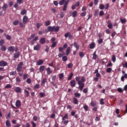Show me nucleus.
<instances>
[{
	"instance_id": "nucleus-28",
	"label": "nucleus",
	"mask_w": 127,
	"mask_h": 127,
	"mask_svg": "<svg viewBox=\"0 0 127 127\" xmlns=\"http://www.w3.org/2000/svg\"><path fill=\"white\" fill-rule=\"evenodd\" d=\"M41 26H42V23H37V28H38V29H39V28H40V27H41Z\"/></svg>"
},
{
	"instance_id": "nucleus-9",
	"label": "nucleus",
	"mask_w": 127,
	"mask_h": 127,
	"mask_svg": "<svg viewBox=\"0 0 127 127\" xmlns=\"http://www.w3.org/2000/svg\"><path fill=\"white\" fill-rule=\"evenodd\" d=\"M7 7H8V5L6 3H4L3 6L2 7V9L3 10V11H5Z\"/></svg>"
},
{
	"instance_id": "nucleus-51",
	"label": "nucleus",
	"mask_w": 127,
	"mask_h": 127,
	"mask_svg": "<svg viewBox=\"0 0 127 127\" xmlns=\"http://www.w3.org/2000/svg\"><path fill=\"white\" fill-rule=\"evenodd\" d=\"M67 67L68 68H72L73 67V64L72 63L68 64L67 65Z\"/></svg>"
},
{
	"instance_id": "nucleus-64",
	"label": "nucleus",
	"mask_w": 127,
	"mask_h": 127,
	"mask_svg": "<svg viewBox=\"0 0 127 127\" xmlns=\"http://www.w3.org/2000/svg\"><path fill=\"white\" fill-rule=\"evenodd\" d=\"M87 13V12H83L81 13V16H85L86 14Z\"/></svg>"
},
{
	"instance_id": "nucleus-45",
	"label": "nucleus",
	"mask_w": 127,
	"mask_h": 127,
	"mask_svg": "<svg viewBox=\"0 0 127 127\" xmlns=\"http://www.w3.org/2000/svg\"><path fill=\"white\" fill-rule=\"evenodd\" d=\"M59 52H62L63 53H65L64 52H63V50H64V49L62 47H60L59 49Z\"/></svg>"
},
{
	"instance_id": "nucleus-11",
	"label": "nucleus",
	"mask_w": 127,
	"mask_h": 127,
	"mask_svg": "<svg viewBox=\"0 0 127 127\" xmlns=\"http://www.w3.org/2000/svg\"><path fill=\"white\" fill-rule=\"evenodd\" d=\"M27 20H28V18L26 16H24L23 18V23L25 24L26 22H27Z\"/></svg>"
},
{
	"instance_id": "nucleus-35",
	"label": "nucleus",
	"mask_w": 127,
	"mask_h": 127,
	"mask_svg": "<svg viewBox=\"0 0 127 127\" xmlns=\"http://www.w3.org/2000/svg\"><path fill=\"white\" fill-rule=\"evenodd\" d=\"M66 1V0H62L60 2L59 4L60 5H63L64 3H65V2Z\"/></svg>"
},
{
	"instance_id": "nucleus-27",
	"label": "nucleus",
	"mask_w": 127,
	"mask_h": 127,
	"mask_svg": "<svg viewBox=\"0 0 127 127\" xmlns=\"http://www.w3.org/2000/svg\"><path fill=\"white\" fill-rule=\"evenodd\" d=\"M70 50H71V48H70L69 47H67L66 50V55H69V54L70 53Z\"/></svg>"
},
{
	"instance_id": "nucleus-17",
	"label": "nucleus",
	"mask_w": 127,
	"mask_h": 127,
	"mask_svg": "<svg viewBox=\"0 0 127 127\" xmlns=\"http://www.w3.org/2000/svg\"><path fill=\"white\" fill-rule=\"evenodd\" d=\"M125 78L126 79H127V73H125L123 76H122L121 77V81H122V82H124Z\"/></svg>"
},
{
	"instance_id": "nucleus-18",
	"label": "nucleus",
	"mask_w": 127,
	"mask_h": 127,
	"mask_svg": "<svg viewBox=\"0 0 127 127\" xmlns=\"http://www.w3.org/2000/svg\"><path fill=\"white\" fill-rule=\"evenodd\" d=\"M45 70V65H42L39 68V71L40 72H43Z\"/></svg>"
},
{
	"instance_id": "nucleus-6",
	"label": "nucleus",
	"mask_w": 127,
	"mask_h": 127,
	"mask_svg": "<svg viewBox=\"0 0 127 127\" xmlns=\"http://www.w3.org/2000/svg\"><path fill=\"white\" fill-rule=\"evenodd\" d=\"M14 91L16 92V93H21V88L19 87H16L14 88Z\"/></svg>"
},
{
	"instance_id": "nucleus-44",
	"label": "nucleus",
	"mask_w": 127,
	"mask_h": 127,
	"mask_svg": "<svg viewBox=\"0 0 127 127\" xmlns=\"http://www.w3.org/2000/svg\"><path fill=\"white\" fill-rule=\"evenodd\" d=\"M57 45V42L53 43L52 45L51 46V47H52V48H54V47H55V46H56Z\"/></svg>"
},
{
	"instance_id": "nucleus-37",
	"label": "nucleus",
	"mask_w": 127,
	"mask_h": 127,
	"mask_svg": "<svg viewBox=\"0 0 127 127\" xmlns=\"http://www.w3.org/2000/svg\"><path fill=\"white\" fill-rule=\"evenodd\" d=\"M0 49L2 51H5L6 48L4 46H1Z\"/></svg>"
},
{
	"instance_id": "nucleus-1",
	"label": "nucleus",
	"mask_w": 127,
	"mask_h": 127,
	"mask_svg": "<svg viewBox=\"0 0 127 127\" xmlns=\"http://www.w3.org/2000/svg\"><path fill=\"white\" fill-rule=\"evenodd\" d=\"M75 79L76 81H77V82L78 85H79L78 88L79 90H80V91H82L85 85L84 82L86 81V78H85V76H82L81 80H80V76H76L75 77Z\"/></svg>"
},
{
	"instance_id": "nucleus-34",
	"label": "nucleus",
	"mask_w": 127,
	"mask_h": 127,
	"mask_svg": "<svg viewBox=\"0 0 127 127\" xmlns=\"http://www.w3.org/2000/svg\"><path fill=\"white\" fill-rule=\"evenodd\" d=\"M45 25L46 26H48L50 25V21L48 20V21H46L45 22Z\"/></svg>"
},
{
	"instance_id": "nucleus-12",
	"label": "nucleus",
	"mask_w": 127,
	"mask_h": 127,
	"mask_svg": "<svg viewBox=\"0 0 127 127\" xmlns=\"http://www.w3.org/2000/svg\"><path fill=\"white\" fill-rule=\"evenodd\" d=\"M45 41H46V39H45V38L44 37L41 38L40 40L41 44H44V43H45Z\"/></svg>"
},
{
	"instance_id": "nucleus-14",
	"label": "nucleus",
	"mask_w": 127,
	"mask_h": 127,
	"mask_svg": "<svg viewBox=\"0 0 127 127\" xmlns=\"http://www.w3.org/2000/svg\"><path fill=\"white\" fill-rule=\"evenodd\" d=\"M47 73L48 75H50V74H52V70H51V68H50V67H48L47 68Z\"/></svg>"
},
{
	"instance_id": "nucleus-3",
	"label": "nucleus",
	"mask_w": 127,
	"mask_h": 127,
	"mask_svg": "<svg viewBox=\"0 0 127 127\" xmlns=\"http://www.w3.org/2000/svg\"><path fill=\"white\" fill-rule=\"evenodd\" d=\"M23 65V63L20 62L19 64H18L17 67V72H21L22 70V65Z\"/></svg>"
},
{
	"instance_id": "nucleus-50",
	"label": "nucleus",
	"mask_w": 127,
	"mask_h": 127,
	"mask_svg": "<svg viewBox=\"0 0 127 127\" xmlns=\"http://www.w3.org/2000/svg\"><path fill=\"white\" fill-rule=\"evenodd\" d=\"M31 125H32L33 127H36V124H35V123H34V122L31 121Z\"/></svg>"
},
{
	"instance_id": "nucleus-26",
	"label": "nucleus",
	"mask_w": 127,
	"mask_h": 127,
	"mask_svg": "<svg viewBox=\"0 0 127 127\" xmlns=\"http://www.w3.org/2000/svg\"><path fill=\"white\" fill-rule=\"evenodd\" d=\"M5 125L7 127H10L11 126V125L10 124V122L8 120H7L6 121Z\"/></svg>"
},
{
	"instance_id": "nucleus-46",
	"label": "nucleus",
	"mask_w": 127,
	"mask_h": 127,
	"mask_svg": "<svg viewBox=\"0 0 127 127\" xmlns=\"http://www.w3.org/2000/svg\"><path fill=\"white\" fill-rule=\"evenodd\" d=\"M104 7H105V5H104V4H101L99 5V8L100 9H104Z\"/></svg>"
},
{
	"instance_id": "nucleus-63",
	"label": "nucleus",
	"mask_w": 127,
	"mask_h": 127,
	"mask_svg": "<svg viewBox=\"0 0 127 127\" xmlns=\"http://www.w3.org/2000/svg\"><path fill=\"white\" fill-rule=\"evenodd\" d=\"M98 42L99 44H101V43H103V39H100L98 40Z\"/></svg>"
},
{
	"instance_id": "nucleus-10",
	"label": "nucleus",
	"mask_w": 127,
	"mask_h": 127,
	"mask_svg": "<svg viewBox=\"0 0 127 127\" xmlns=\"http://www.w3.org/2000/svg\"><path fill=\"white\" fill-rule=\"evenodd\" d=\"M16 107L19 108V107H21V103L20 100H17L15 103Z\"/></svg>"
},
{
	"instance_id": "nucleus-20",
	"label": "nucleus",
	"mask_w": 127,
	"mask_h": 127,
	"mask_svg": "<svg viewBox=\"0 0 127 127\" xmlns=\"http://www.w3.org/2000/svg\"><path fill=\"white\" fill-rule=\"evenodd\" d=\"M46 82H47V78H44L42 80V82H41V85L42 86H43V85H44V84H45V83H46Z\"/></svg>"
},
{
	"instance_id": "nucleus-36",
	"label": "nucleus",
	"mask_w": 127,
	"mask_h": 127,
	"mask_svg": "<svg viewBox=\"0 0 127 127\" xmlns=\"http://www.w3.org/2000/svg\"><path fill=\"white\" fill-rule=\"evenodd\" d=\"M63 77H64V73H62L59 74L60 80L63 79Z\"/></svg>"
},
{
	"instance_id": "nucleus-39",
	"label": "nucleus",
	"mask_w": 127,
	"mask_h": 127,
	"mask_svg": "<svg viewBox=\"0 0 127 127\" xmlns=\"http://www.w3.org/2000/svg\"><path fill=\"white\" fill-rule=\"evenodd\" d=\"M67 60H68V58L65 56L63 57V61H64V62H66Z\"/></svg>"
},
{
	"instance_id": "nucleus-5",
	"label": "nucleus",
	"mask_w": 127,
	"mask_h": 127,
	"mask_svg": "<svg viewBox=\"0 0 127 127\" xmlns=\"http://www.w3.org/2000/svg\"><path fill=\"white\" fill-rule=\"evenodd\" d=\"M41 45L40 44H37L36 46L34 47V50H36V51H39L40 50V47Z\"/></svg>"
},
{
	"instance_id": "nucleus-43",
	"label": "nucleus",
	"mask_w": 127,
	"mask_h": 127,
	"mask_svg": "<svg viewBox=\"0 0 127 127\" xmlns=\"http://www.w3.org/2000/svg\"><path fill=\"white\" fill-rule=\"evenodd\" d=\"M72 77H73V73H71L68 77V80H71V79H72Z\"/></svg>"
},
{
	"instance_id": "nucleus-33",
	"label": "nucleus",
	"mask_w": 127,
	"mask_h": 127,
	"mask_svg": "<svg viewBox=\"0 0 127 127\" xmlns=\"http://www.w3.org/2000/svg\"><path fill=\"white\" fill-rule=\"evenodd\" d=\"M74 96L76 98H80V97L81 96V94L78 93H74Z\"/></svg>"
},
{
	"instance_id": "nucleus-57",
	"label": "nucleus",
	"mask_w": 127,
	"mask_h": 127,
	"mask_svg": "<svg viewBox=\"0 0 127 127\" xmlns=\"http://www.w3.org/2000/svg\"><path fill=\"white\" fill-rule=\"evenodd\" d=\"M63 123L64 124V125H67L68 123H69V121L68 120H64V121H63Z\"/></svg>"
},
{
	"instance_id": "nucleus-25",
	"label": "nucleus",
	"mask_w": 127,
	"mask_h": 127,
	"mask_svg": "<svg viewBox=\"0 0 127 127\" xmlns=\"http://www.w3.org/2000/svg\"><path fill=\"white\" fill-rule=\"evenodd\" d=\"M69 119L68 114H65L64 117L62 118V121H65V120H68Z\"/></svg>"
},
{
	"instance_id": "nucleus-60",
	"label": "nucleus",
	"mask_w": 127,
	"mask_h": 127,
	"mask_svg": "<svg viewBox=\"0 0 127 127\" xmlns=\"http://www.w3.org/2000/svg\"><path fill=\"white\" fill-rule=\"evenodd\" d=\"M83 92L84 93V94H87V93H88V88H84Z\"/></svg>"
},
{
	"instance_id": "nucleus-19",
	"label": "nucleus",
	"mask_w": 127,
	"mask_h": 127,
	"mask_svg": "<svg viewBox=\"0 0 127 127\" xmlns=\"http://www.w3.org/2000/svg\"><path fill=\"white\" fill-rule=\"evenodd\" d=\"M92 55H93L92 59H93V60H96V59L98 58V55L96 54V52H94Z\"/></svg>"
},
{
	"instance_id": "nucleus-23",
	"label": "nucleus",
	"mask_w": 127,
	"mask_h": 127,
	"mask_svg": "<svg viewBox=\"0 0 127 127\" xmlns=\"http://www.w3.org/2000/svg\"><path fill=\"white\" fill-rule=\"evenodd\" d=\"M24 92L25 94V97L27 98L28 97V96H29V92H28V91L26 90H24Z\"/></svg>"
},
{
	"instance_id": "nucleus-42",
	"label": "nucleus",
	"mask_w": 127,
	"mask_h": 127,
	"mask_svg": "<svg viewBox=\"0 0 127 127\" xmlns=\"http://www.w3.org/2000/svg\"><path fill=\"white\" fill-rule=\"evenodd\" d=\"M3 44H4V40L2 39L0 41V46H3Z\"/></svg>"
},
{
	"instance_id": "nucleus-48",
	"label": "nucleus",
	"mask_w": 127,
	"mask_h": 127,
	"mask_svg": "<svg viewBox=\"0 0 127 127\" xmlns=\"http://www.w3.org/2000/svg\"><path fill=\"white\" fill-rule=\"evenodd\" d=\"M39 88H40L39 84H36L34 86V90H36V89H39Z\"/></svg>"
},
{
	"instance_id": "nucleus-62",
	"label": "nucleus",
	"mask_w": 127,
	"mask_h": 127,
	"mask_svg": "<svg viewBox=\"0 0 127 127\" xmlns=\"http://www.w3.org/2000/svg\"><path fill=\"white\" fill-rule=\"evenodd\" d=\"M111 71H112V68L109 67V68H107V73H110V72H111Z\"/></svg>"
},
{
	"instance_id": "nucleus-56",
	"label": "nucleus",
	"mask_w": 127,
	"mask_h": 127,
	"mask_svg": "<svg viewBox=\"0 0 127 127\" xmlns=\"http://www.w3.org/2000/svg\"><path fill=\"white\" fill-rule=\"evenodd\" d=\"M83 109H84L85 111L87 112V111H88V109H89V107L87 106V105H85L83 107Z\"/></svg>"
},
{
	"instance_id": "nucleus-54",
	"label": "nucleus",
	"mask_w": 127,
	"mask_h": 127,
	"mask_svg": "<svg viewBox=\"0 0 127 127\" xmlns=\"http://www.w3.org/2000/svg\"><path fill=\"white\" fill-rule=\"evenodd\" d=\"M6 37L7 40H10V39H11V37H10V36L9 35H6Z\"/></svg>"
},
{
	"instance_id": "nucleus-8",
	"label": "nucleus",
	"mask_w": 127,
	"mask_h": 127,
	"mask_svg": "<svg viewBox=\"0 0 127 127\" xmlns=\"http://www.w3.org/2000/svg\"><path fill=\"white\" fill-rule=\"evenodd\" d=\"M70 86L72 88H74L75 86H76V81L75 80H72L70 82Z\"/></svg>"
},
{
	"instance_id": "nucleus-59",
	"label": "nucleus",
	"mask_w": 127,
	"mask_h": 127,
	"mask_svg": "<svg viewBox=\"0 0 127 127\" xmlns=\"http://www.w3.org/2000/svg\"><path fill=\"white\" fill-rule=\"evenodd\" d=\"M98 13H99V10L97 9L95 11V13H94L95 16H97V15H98Z\"/></svg>"
},
{
	"instance_id": "nucleus-58",
	"label": "nucleus",
	"mask_w": 127,
	"mask_h": 127,
	"mask_svg": "<svg viewBox=\"0 0 127 127\" xmlns=\"http://www.w3.org/2000/svg\"><path fill=\"white\" fill-rule=\"evenodd\" d=\"M104 14H105V13L104 12V11L101 10V11H100V12L99 13V16H102V15H104Z\"/></svg>"
},
{
	"instance_id": "nucleus-47",
	"label": "nucleus",
	"mask_w": 127,
	"mask_h": 127,
	"mask_svg": "<svg viewBox=\"0 0 127 127\" xmlns=\"http://www.w3.org/2000/svg\"><path fill=\"white\" fill-rule=\"evenodd\" d=\"M84 53L83 52H80L79 53V56H80V57H81L83 58L84 57Z\"/></svg>"
},
{
	"instance_id": "nucleus-32",
	"label": "nucleus",
	"mask_w": 127,
	"mask_h": 127,
	"mask_svg": "<svg viewBox=\"0 0 127 127\" xmlns=\"http://www.w3.org/2000/svg\"><path fill=\"white\" fill-rule=\"evenodd\" d=\"M68 36H72V35H71V34H70L69 32H67L64 35V37H65V38H67Z\"/></svg>"
},
{
	"instance_id": "nucleus-7",
	"label": "nucleus",
	"mask_w": 127,
	"mask_h": 127,
	"mask_svg": "<svg viewBox=\"0 0 127 127\" xmlns=\"http://www.w3.org/2000/svg\"><path fill=\"white\" fill-rule=\"evenodd\" d=\"M68 1L65 2L63 9V10H64V11H66V10H67V7L68 6Z\"/></svg>"
},
{
	"instance_id": "nucleus-2",
	"label": "nucleus",
	"mask_w": 127,
	"mask_h": 127,
	"mask_svg": "<svg viewBox=\"0 0 127 127\" xmlns=\"http://www.w3.org/2000/svg\"><path fill=\"white\" fill-rule=\"evenodd\" d=\"M59 26H49L48 27V31H50V32H53L55 31V32H58L59 31L60 29Z\"/></svg>"
},
{
	"instance_id": "nucleus-29",
	"label": "nucleus",
	"mask_w": 127,
	"mask_h": 127,
	"mask_svg": "<svg viewBox=\"0 0 127 127\" xmlns=\"http://www.w3.org/2000/svg\"><path fill=\"white\" fill-rule=\"evenodd\" d=\"M26 10L25 9H24L22 11H21V15H24V14H26Z\"/></svg>"
},
{
	"instance_id": "nucleus-38",
	"label": "nucleus",
	"mask_w": 127,
	"mask_h": 127,
	"mask_svg": "<svg viewBox=\"0 0 127 127\" xmlns=\"http://www.w3.org/2000/svg\"><path fill=\"white\" fill-rule=\"evenodd\" d=\"M72 16L73 17H76L77 16V11H74L72 12Z\"/></svg>"
},
{
	"instance_id": "nucleus-13",
	"label": "nucleus",
	"mask_w": 127,
	"mask_h": 127,
	"mask_svg": "<svg viewBox=\"0 0 127 127\" xmlns=\"http://www.w3.org/2000/svg\"><path fill=\"white\" fill-rule=\"evenodd\" d=\"M74 47L76 49L77 51L79 50V48L80 47V46L77 44V42H75L73 43Z\"/></svg>"
},
{
	"instance_id": "nucleus-24",
	"label": "nucleus",
	"mask_w": 127,
	"mask_h": 127,
	"mask_svg": "<svg viewBox=\"0 0 127 127\" xmlns=\"http://www.w3.org/2000/svg\"><path fill=\"white\" fill-rule=\"evenodd\" d=\"M94 48H95V43L92 42L90 45V49H94Z\"/></svg>"
},
{
	"instance_id": "nucleus-30",
	"label": "nucleus",
	"mask_w": 127,
	"mask_h": 127,
	"mask_svg": "<svg viewBox=\"0 0 127 127\" xmlns=\"http://www.w3.org/2000/svg\"><path fill=\"white\" fill-rule=\"evenodd\" d=\"M112 60L113 62H114V63L116 62V56H115V55H113L112 57Z\"/></svg>"
},
{
	"instance_id": "nucleus-15",
	"label": "nucleus",
	"mask_w": 127,
	"mask_h": 127,
	"mask_svg": "<svg viewBox=\"0 0 127 127\" xmlns=\"http://www.w3.org/2000/svg\"><path fill=\"white\" fill-rule=\"evenodd\" d=\"M73 104H74V105H78V104H79V101H78V99L77 98H76L75 97H73Z\"/></svg>"
},
{
	"instance_id": "nucleus-40",
	"label": "nucleus",
	"mask_w": 127,
	"mask_h": 127,
	"mask_svg": "<svg viewBox=\"0 0 127 127\" xmlns=\"http://www.w3.org/2000/svg\"><path fill=\"white\" fill-rule=\"evenodd\" d=\"M4 88L5 89H9L10 88H11V85L10 84H6Z\"/></svg>"
},
{
	"instance_id": "nucleus-16",
	"label": "nucleus",
	"mask_w": 127,
	"mask_h": 127,
	"mask_svg": "<svg viewBox=\"0 0 127 127\" xmlns=\"http://www.w3.org/2000/svg\"><path fill=\"white\" fill-rule=\"evenodd\" d=\"M8 51H10V52H12V51H14V46H10V47H9L8 48H7Z\"/></svg>"
},
{
	"instance_id": "nucleus-31",
	"label": "nucleus",
	"mask_w": 127,
	"mask_h": 127,
	"mask_svg": "<svg viewBox=\"0 0 127 127\" xmlns=\"http://www.w3.org/2000/svg\"><path fill=\"white\" fill-rule=\"evenodd\" d=\"M10 76H15L16 75V71H14L10 72Z\"/></svg>"
},
{
	"instance_id": "nucleus-41",
	"label": "nucleus",
	"mask_w": 127,
	"mask_h": 127,
	"mask_svg": "<svg viewBox=\"0 0 127 127\" xmlns=\"http://www.w3.org/2000/svg\"><path fill=\"white\" fill-rule=\"evenodd\" d=\"M120 20H121V22H122V23H123V24L126 23V22L127 21L126 19H123L122 18H120Z\"/></svg>"
},
{
	"instance_id": "nucleus-61",
	"label": "nucleus",
	"mask_w": 127,
	"mask_h": 127,
	"mask_svg": "<svg viewBox=\"0 0 127 127\" xmlns=\"http://www.w3.org/2000/svg\"><path fill=\"white\" fill-rule=\"evenodd\" d=\"M64 12H61V14H60V16H61V17L62 18H63L64 17Z\"/></svg>"
},
{
	"instance_id": "nucleus-4",
	"label": "nucleus",
	"mask_w": 127,
	"mask_h": 127,
	"mask_svg": "<svg viewBox=\"0 0 127 127\" xmlns=\"http://www.w3.org/2000/svg\"><path fill=\"white\" fill-rule=\"evenodd\" d=\"M7 66V63L4 61H0V67H5Z\"/></svg>"
},
{
	"instance_id": "nucleus-53",
	"label": "nucleus",
	"mask_w": 127,
	"mask_h": 127,
	"mask_svg": "<svg viewBox=\"0 0 127 127\" xmlns=\"http://www.w3.org/2000/svg\"><path fill=\"white\" fill-rule=\"evenodd\" d=\"M108 28H110V29H113V24H110L109 25H108Z\"/></svg>"
},
{
	"instance_id": "nucleus-55",
	"label": "nucleus",
	"mask_w": 127,
	"mask_h": 127,
	"mask_svg": "<svg viewBox=\"0 0 127 127\" xmlns=\"http://www.w3.org/2000/svg\"><path fill=\"white\" fill-rule=\"evenodd\" d=\"M100 103L101 105H104V104H105V103L104 102V99H101L100 100Z\"/></svg>"
},
{
	"instance_id": "nucleus-22",
	"label": "nucleus",
	"mask_w": 127,
	"mask_h": 127,
	"mask_svg": "<svg viewBox=\"0 0 127 127\" xmlns=\"http://www.w3.org/2000/svg\"><path fill=\"white\" fill-rule=\"evenodd\" d=\"M44 62L42 60H39L37 62V65H42V64H43V63Z\"/></svg>"
},
{
	"instance_id": "nucleus-21",
	"label": "nucleus",
	"mask_w": 127,
	"mask_h": 127,
	"mask_svg": "<svg viewBox=\"0 0 127 127\" xmlns=\"http://www.w3.org/2000/svg\"><path fill=\"white\" fill-rule=\"evenodd\" d=\"M20 53L18 52H17L14 54V58H18L19 57Z\"/></svg>"
},
{
	"instance_id": "nucleus-52",
	"label": "nucleus",
	"mask_w": 127,
	"mask_h": 127,
	"mask_svg": "<svg viewBox=\"0 0 127 127\" xmlns=\"http://www.w3.org/2000/svg\"><path fill=\"white\" fill-rule=\"evenodd\" d=\"M16 82H17L18 83H20V78L19 77H17L16 78Z\"/></svg>"
},
{
	"instance_id": "nucleus-49",
	"label": "nucleus",
	"mask_w": 127,
	"mask_h": 127,
	"mask_svg": "<svg viewBox=\"0 0 127 127\" xmlns=\"http://www.w3.org/2000/svg\"><path fill=\"white\" fill-rule=\"evenodd\" d=\"M19 22V21H18V20L14 21L13 23V25H17V24H18Z\"/></svg>"
}]
</instances>
